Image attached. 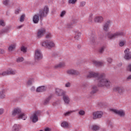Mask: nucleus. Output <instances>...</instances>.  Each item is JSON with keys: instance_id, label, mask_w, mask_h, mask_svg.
Instances as JSON below:
<instances>
[{"instance_id": "1", "label": "nucleus", "mask_w": 131, "mask_h": 131, "mask_svg": "<svg viewBox=\"0 0 131 131\" xmlns=\"http://www.w3.org/2000/svg\"><path fill=\"white\" fill-rule=\"evenodd\" d=\"M92 77H95L97 78L98 80V86H110L111 83L106 78H105L104 74H99L98 73H95L94 72H91L87 75V78H92Z\"/></svg>"}, {"instance_id": "2", "label": "nucleus", "mask_w": 131, "mask_h": 131, "mask_svg": "<svg viewBox=\"0 0 131 131\" xmlns=\"http://www.w3.org/2000/svg\"><path fill=\"white\" fill-rule=\"evenodd\" d=\"M49 7L48 6H45L43 9H41L39 11L38 14H35L33 17V21L35 24H37L40 20L42 21V19L45 17H47L48 15V13H49Z\"/></svg>"}, {"instance_id": "3", "label": "nucleus", "mask_w": 131, "mask_h": 131, "mask_svg": "<svg viewBox=\"0 0 131 131\" xmlns=\"http://www.w3.org/2000/svg\"><path fill=\"white\" fill-rule=\"evenodd\" d=\"M13 116H16V115H18V119H23V120H25L27 117L24 113H21V110L19 108H15L13 110L12 112Z\"/></svg>"}, {"instance_id": "4", "label": "nucleus", "mask_w": 131, "mask_h": 131, "mask_svg": "<svg viewBox=\"0 0 131 131\" xmlns=\"http://www.w3.org/2000/svg\"><path fill=\"white\" fill-rule=\"evenodd\" d=\"M124 33L122 32H117L114 34H108L107 37L110 39H113V38H116V37H119V36H123Z\"/></svg>"}, {"instance_id": "5", "label": "nucleus", "mask_w": 131, "mask_h": 131, "mask_svg": "<svg viewBox=\"0 0 131 131\" xmlns=\"http://www.w3.org/2000/svg\"><path fill=\"white\" fill-rule=\"evenodd\" d=\"M40 111H37L35 112L30 117V118L34 123L38 121V116L40 115Z\"/></svg>"}, {"instance_id": "6", "label": "nucleus", "mask_w": 131, "mask_h": 131, "mask_svg": "<svg viewBox=\"0 0 131 131\" xmlns=\"http://www.w3.org/2000/svg\"><path fill=\"white\" fill-rule=\"evenodd\" d=\"M42 47H45L46 48H53L55 46V43L53 41L49 40H47L44 41L41 43Z\"/></svg>"}, {"instance_id": "7", "label": "nucleus", "mask_w": 131, "mask_h": 131, "mask_svg": "<svg viewBox=\"0 0 131 131\" xmlns=\"http://www.w3.org/2000/svg\"><path fill=\"white\" fill-rule=\"evenodd\" d=\"M16 71L13 70H9L3 72L2 73H0V76H6V75L16 74Z\"/></svg>"}, {"instance_id": "8", "label": "nucleus", "mask_w": 131, "mask_h": 131, "mask_svg": "<svg viewBox=\"0 0 131 131\" xmlns=\"http://www.w3.org/2000/svg\"><path fill=\"white\" fill-rule=\"evenodd\" d=\"M102 112H95L93 113V119H98V118H101L103 116Z\"/></svg>"}, {"instance_id": "9", "label": "nucleus", "mask_w": 131, "mask_h": 131, "mask_svg": "<svg viewBox=\"0 0 131 131\" xmlns=\"http://www.w3.org/2000/svg\"><path fill=\"white\" fill-rule=\"evenodd\" d=\"M42 58V55L40 52V50L37 49L35 51V59L36 60H40Z\"/></svg>"}, {"instance_id": "10", "label": "nucleus", "mask_w": 131, "mask_h": 131, "mask_svg": "<svg viewBox=\"0 0 131 131\" xmlns=\"http://www.w3.org/2000/svg\"><path fill=\"white\" fill-rule=\"evenodd\" d=\"M114 92H117L120 95H123L125 90L123 87L117 86L114 88Z\"/></svg>"}, {"instance_id": "11", "label": "nucleus", "mask_w": 131, "mask_h": 131, "mask_svg": "<svg viewBox=\"0 0 131 131\" xmlns=\"http://www.w3.org/2000/svg\"><path fill=\"white\" fill-rule=\"evenodd\" d=\"M46 33V29L42 28L38 30L37 37L39 38L43 36L44 34Z\"/></svg>"}, {"instance_id": "12", "label": "nucleus", "mask_w": 131, "mask_h": 131, "mask_svg": "<svg viewBox=\"0 0 131 131\" xmlns=\"http://www.w3.org/2000/svg\"><path fill=\"white\" fill-rule=\"evenodd\" d=\"M125 53V56H124V58L126 60H129L131 59V54L129 52V49H126L124 51Z\"/></svg>"}, {"instance_id": "13", "label": "nucleus", "mask_w": 131, "mask_h": 131, "mask_svg": "<svg viewBox=\"0 0 131 131\" xmlns=\"http://www.w3.org/2000/svg\"><path fill=\"white\" fill-rule=\"evenodd\" d=\"M113 111L114 113L118 114V115H119L121 117H123L125 115V113L123 110H113Z\"/></svg>"}, {"instance_id": "14", "label": "nucleus", "mask_w": 131, "mask_h": 131, "mask_svg": "<svg viewBox=\"0 0 131 131\" xmlns=\"http://www.w3.org/2000/svg\"><path fill=\"white\" fill-rule=\"evenodd\" d=\"M56 94L57 95V96H63L66 94V92L62 90L61 89L57 88L56 89Z\"/></svg>"}, {"instance_id": "15", "label": "nucleus", "mask_w": 131, "mask_h": 131, "mask_svg": "<svg viewBox=\"0 0 131 131\" xmlns=\"http://www.w3.org/2000/svg\"><path fill=\"white\" fill-rule=\"evenodd\" d=\"M110 23H111V21L110 20H108L104 24L103 30L104 31H107L108 30L109 26H110Z\"/></svg>"}, {"instance_id": "16", "label": "nucleus", "mask_w": 131, "mask_h": 131, "mask_svg": "<svg viewBox=\"0 0 131 131\" xmlns=\"http://www.w3.org/2000/svg\"><path fill=\"white\" fill-rule=\"evenodd\" d=\"M63 100L65 103V104H69L70 103V98L68 95H66V94H63Z\"/></svg>"}, {"instance_id": "17", "label": "nucleus", "mask_w": 131, "mask_h": 131, "mask_svg": "<svg viewBox=\"0 0 131 131\" xmlns=\"http://www.w3.org/2000/svg\"><path fill=\"white\" fill-rule=\"evenodd\" d=\"M67 73L72 75H79V72L75 70H70L67 71Z\"/></svg>"}, {"instance_id": "18", "label": "nucleus", "mask_w": 131, "mask_h": 131, "mask_svg": "<svg viewBox=\"0 0 131 131\" xmlns=\"http://www.w3.org/2000/svg\"><path fill=\"white\" fill-rule=\"evenodd\" d=\"M103 21V17L102 16H97L94 18V21L96 23H101Z\"/></svg>"}, {"instance_id": "19", "label": "nucleus", "mask_w": 131, "mask_h": 131, "mask_svg": "<svg viewBox=\"0 0 131 131\" xmlns=\"http://www.w3.org/2000/svg\"><path fill=\"white\" fill-rule=\"evenodd\" d=\"M46 91V87L45 86H39L36 89L37 93H41Z\"/></svg>"}, {"instance_id": "20", "label": "nucleus", "mask_w": 131, "mask_h": 131, "mask_svg": "<svg viewBox=\"0 0 131 131\" xmlns=\"http://www.w3.org/2000/svg\"><path fill=\"white\" fill-rule=\"evenodd\" d=\"M21 129V126L18 124H14L13 128L12 131H19Z\"/></svg>"}, {"instance_id": "21", "label": "nucleus", "mask_w": 131, "mask_h": 131, "mask_svg": "<svg viewBox=\"0 0 131 131\" xmlns=\"http://www.w3.org/2000/svg\"><path fill=\"white\" fill-rule=\"evenodd\" d=\"M90 128L92 129V130L97 131L100 129V127L97 125H93L90 127Z\"/></svg>"}, {"instance_id": "22", "label": "nucleus", "mask_w": 131, "mask_h": 131, "mask_svg": "<svg viewBox=\"0 0 131 131\" xmlns=\"http://www.w3.org/2000/svg\"><path fill=\"white\" fill-rule=\"evenodd\" d=\"M94 65L95 66H103V62L100 61H97L96 60H94L93 61Z\"/></svg>"}, {"instance_id": "23", "label": "nucleus", "mask_w": 131, "mask_h": 131, "mask_svg": "<svg viewBox=\"0 0 131 131\" xmlns=\"http://www.w3.org/2000/svg\"><path fill=\"white\" fill-rule=\"evenodd\" d=\"M61 126L62 127L67 128L69 126V124L67 122L63 121L61 123Z\"/></svg>"}, {"instance_id": "24", "label": "nucleus", "mask_w": 131, "mask_h": 131, "mask_svg": "<svg viewBox=\"0 0 131 131\" xmlns=\"http://www.w3.org/2000/svg\"><path fill=\"white\" fill-rule=\"evenodd\" d=\"M81 34V33H80V32H76L75 33V36H74V38L76 40H78V39H79V36H80Z\"/></svg>"}, {"instance_id": "25", "label": "nucleus", "mask_w": 131, "mask_h": 131, "mask_svg": "<svg viewBox=\"0 0 131 131\" xmlns=\"http://www.w3.org/2000/svg\"><path fill=\"white\" fill-rule=\"evenodd\" d=\"M9 29H10V27H8L4 29V30H2L1 31H0V34L6 33V32H7L8 31H9Z\"/></svg>"}, {"instance_id": "26", "label": "nucleus", "mask_w": 131, "mask_h": 131, "mask_svg": "<svg viewBox=\"0 0 131 131\" xmlns=\"http://www.w3.org/2000/svg\"><path fill=\"white\" fill-rule=\"evenodd\" d=\"M0 98L1 99H5L6 98L5 91L3 90L2 91L0 92Z\"/></svg>"}, {"instance_id": "27", "label": "nucleus", "mask_w": 131, "mask_h": 131, "mask_svg": "<svg viewBox=\"0 0 131 131\" xmlns=\"http://www.w3.org/2000/svg\"><path fill=\"white\" fill-rule=\"evenodd\" d=\"M91 41L92 43H96L97 42V37L94 36L91 38Z\"/></svg>"}, {"instance_id": "28", "label": "nucleus", "mask_w": 131, "mask_h": 131, "mask_svg": "<svg viewBox=\"0 0 131 131\" xmlns=\"http://www.w3.org/2000/svg\"><path fill=\"white\" fill-rule=\"evenodd\" d=\"M97 91H98V88H97V86H93L91 94H95V93H97Z\"/></svg>"}, {"instance_id": "29", "label": "nucleus", "mask_w": 131, "mask_h": 131, "mask_svg": "<svg viewBox=\"0 0 131 131\" xmlns=\"http://www.w3.org/2000/svg\"><path fill=\"white\" fill-rule=\"evenodd\" d=\"M15 48H16V44H13V45H11L10 46H9L8 50L9 51H13V50H15Z\"/></svg>"}, {"instance_id": "30", "label": "nucleus", "mask_w": 131, "mask_h": 131, "mask_svg": "<svg viewBox=\"0 0 131 131\" xmlns=\"http://www.w3.org/2000/svg\"><path fill=\"white\" fill-rule=\"evenodd\" d=\"M77 0H69V4H72V5H75Z\"/></svg>"}, {"instance_id": "31", "label": "nucleus", "mask_w": 131, "mask_h": 131, "mask_svg": "<svg viewBox=\"0 0 131 131\" xmlns=\"http://www.w3.org/2000/svg\"><path fill=\"white\" fill-rule=\"evenodd\" d=\"M24 20H25V15L23 14L20 17L19 21L20 22H24Z\"/></svg>"}, {"instance_id": "32", "label": "nucleus", "mask_w": 131, "mask_h": 131, "mask_svg": "<svg viewBox=\"0 0 131 131\" xmlns=\"http://www.w3.org/2000/svg\"><path fill=\"white\" fill-rule=\"evenodd\" d=\"M50 99L51 97H48V98H47L44 101V105H47L49 104V102L50 101Z\"/></svg>"}, {"instance_id": "33", "label": "nucleus", "mask_w": 131, "mask_h": 131, "mask_svg": "<svg viewBox=\"0 0 131 131\" xmlns=\"http://www.w3.org/2000/svg\"><path fill=\"white\" fill-rule=\"evenodd\" d=\"M20 50L21 52H23L24 53H26V51L27 50V49L25 48V47L22 46L20 48Z\"/></svg>"}, {"instance_id": "34", "label": "nucleus", "mask_w": 131, "mask_h": 131, "mask_svg": "<svg viewBox=\"0 0 131 131\" xmlns=\"http://www.w3.org/2000/svg\"><path fill=\"white\" fill-rule=\"evenodd\" d=\"M9 3H10V1H9V0H4L3 1V4L5 6H8V5H9Z\"/></svg>"}, {"instance_id": "35", "label": "nucleus", "mask_w": 131, "mask_h": 131, "mask_svg": "<svg viewBox=\"0 0 131 131\" xmlns=\"http://www.w3.org/2000/svg\"><path fill=\"white\" fill-rule=\"evenodd\" d=\"M24 61V58L23 57H18L17 59V62H23Z\"/></svg>"}, {"instance_id": "36", "label": "nucleus", "mask_w": 131, "mask_h": 131, "mask_svg": "<svg viewBox=\"0 0 131 131\" xmlns=\"http://www.w3.org/2000/svg\"><path fill=\"white\" fill-rule=\"evenodd\" d=\"M74 112V111H70V112H67L64 114L65 116H69L71 114V113Z\"/></svg>"}, {"instance_id": "37", "label": "nucleus", "mask_w": 131, "mask_h": 131, "mask_svg": "<svg viewBox=\"0 0 131 131\" xmlns=\"http://www.w3.org/2000/svg\"><path fill=\"white\" fill-rule=\"evenodd\" d=\"M105 49H106V46H103L99 50V52L101 53H103V52H104V50H105Z\"/></svg>"}, {"instance_id": "38", "label": "nucleus", "mask_w": 131, "mask_h": 131, "mask_svg": "<svg viewBox=\"0 0 131 131\" xmlns=\"http://www.w3.org/2000/svg\"><path fill=\"white\" fill-rule=\"evenodd\" d=\"M6 24H5V21L4 20H0V26H5Z\"/></svg>"}, {"instance_id": "39", "label": "nucleus", "mask_w": 131, "mask_h": 131, "mask_svg": "<svg viewBox=\"0 0 131 131\" xmlns=\"http://www.w3.org/2000/svg\"><path fill=\"white\" fill-rule=\"evenodd\" d=\"M32 80H33L32 79H29L27 82V84H28V85H31V84H32Z\"/></svg>"}, {"instance_id": "40", "label": "nucleus", "mask_w": 131, "mask_h": 131, "mask_svg": "<svg viewBox=\"0 0 131 131\" xmlns=\"http://www.w3.org/2000/svg\"><path fill=\"white\" fill-rule=\"evenodd\" d=\"M127 71H130L131 72V64H129L126 68Z\"/></svg>"}, {"instance_id": "41", "label": "nucleus", "mask_w": 131, "mask_h": 131, "mask_svg": "<svg viewBox=\"0 0 131 131\" xmlns=\"http://www.w3.org/2000/svg\"><path fill=\"white\" fill-rule=\"evenodd\" d=\"M65 86L66 88H70V86H71V83L68 82V83H66Z\"/></svg>"}, {"instance_id": "42", "label": "nucleus", "mask_w": 131, "mask_h": 131, "mask_svg": "<svg viewBox=\"0 0 131 131\" xmlns=\"http://www.w3.org/2000/svg\"><path fill=\"white\" fill-rule=\"evenodd\" d=\"M63 65L62 63H59L56 66H55V68H61V67H62Z\"/></svg>"}, {"instance_id": "43", "label": "nucleus", "mask_w": 131, "mask_h": 131, "mask_svg": "<svg viewBox=\"0 0 131 131\" xmlns=\"http://www.w3.org/2000/svg\"><path fill=\"white\" fill-rule=\"evenodd\" d=\"M46 38H50L52 37V35L51 34V33H48L46 34Z\"/></svg>"}, {"instance_id": "44", "label": "nucleus", "mask_w": 131, "mask_h": 131, "mask_svg": "<svg viewBox=\"0 0 131 131\" xmlns=\"http://www.w3.org/2000/svg\"><path fill=\"white\" fill-rule=\"evenodd\" d=\"M85 6V2H82L80 3V7H84Z\"/></svg>"}, {"instance_id": "45", "label": "nucleus", "mask_w": 131, "mask_h": 131, "mask_svg": "<svg viewBox=\"0 0 131 131\" xmlns=\"http://www.w3.org/2000/svg\"><path fill=\"white\" fill-rule=\"evenodd\" d=\"M85 113L84 112V111H80L79 112V114L80 115H84Z\"/></svg>"}, {"instance_id": "46", "label": "nucleus", "mask_w": 131, "mask_h": 131, "mask_svg": "<svg viewBox=\"0 0 131 131\" xmlns=\"http://www.w3.org/2000/svg\"><path fill=\"white\" fill-rule=\"evenodd\" d=\"M66 14V11H62L61 13L60 14V17H64V15Z\"/></svg>"}, {"instance_id": "47", "label": "nucleus", "mask_w": 131, "mask_h": 131, "mask_svg": "<svg viewBox=\"0 0 131 131\" xmlns=\"http://www.w3.org/2000/svg\"><path fill=\"white\" fill-rule=\"evenodd\" d=\"M120 47H123L124 46V41H121L119 43Z\"/></svg>"}, {"instance_id": "48", "label": "nucleus", "mask_w": 131, "mask_h": 131, "mask_svg": "<svg viewBox=\"0 0 131 131\" xmlns=\"http://www.w3.org/2000/svg\"><path fill=\"white\" fill-rule=\"evenodd\" d=\"M107 61L108 63H112V59L110 57H108L107 58Z\"/></svg>"}, {"instance_id": "49", "label": "nucleus", "mask_w": 131, "mask_h": 131, "mask_svg": "<svg viewBox=\"0 0 131 131\" xmlns=\"http://www.w3.org/2000/svg\"><path fill=\"white\" fill-rule=\"evenodd\" d=\"M52 129L49 127H46L45 128V131H51Z\"/></svg>"}, {"instance_id": "50", "label": "nucleus", "mask_w": 131, "mask_h": 131, "mask_svg": "<svg viewBox=\"0 0 131 131\" xmlns=\"http://www.w3.org/2000/svg\"><path fill=\"white\" fill-rule=\"evenodd\" d=\"M4 114V109L0 108V115H2Z\"/></svg>"}, {"instance_id": "51", "label": "nucleus", "mask_w": 131, "mask_h": 131, "mask_svg": "<svg viewBox=\"0 0 131 131\" xmlns=\"http://www.w3.org/2000/svg\"><path fill=\"white\" fill-rule=\"evenodd\" d=\"M131 80V74L130 75H129L126 78V80H127V81H128V80Z\"/></svg>"}, {"instance_id": "52", "label": "nucleus", "mask_w": 131, "mask_h": 131, "mask_svg": "<svg viewBox=\"0 0 131 131\" xmlns=\"http://www.w3.org/2000/svg\"><path fill=\"white\" fill-rule=\"evenodd\" d=\"M72 27V24H68L67 25L68 28H71V27Z\"/></svg>"}, {"instance_id": "53", "label": "nucleus", "mask_w": 131, "mask_h": 131, "mask_svg": "<svg viewBox=\"0 0 131 131\" xmlns=\"http://www.w3.org/2000/svg\"><path fill=\"white\" fill-rule=\"evenodd\" d=\"M5 53V51L4 49H0V54H4Z\"/></svg>"}, {"instance_id": "54", "label": "nucleus", "mask_w": 131, "mask_h": 131, "mask_svg": "<svg viewBox=\"0 0 131 131\" xmlns=\"http://www.w3.org/2000/svg\"><path fill=\"white\" fill-rule=\"evenodd\" d=\"M20 11L19 10V9H17L16 11H15V14H19V12Z\"/></svg>"}, {"instance_id": "55", "label": "nucleus", "mask_w": 131, "mask_h": 131, "mask_svg": "<svg viewBox=\"0 0 131 131\" xmlns=\"http://www.w3.org/2000/svg\"><path fill=\"white\" fill-rule=\"evenodd\" d=\"M23 26V25L19 26L17 27V29H20V28H22Z\"/></svg>"}, {"instance_id": "56", "label": "nucleus", "mask_w": 131, "mask_h": 131, "mask_svg": "<svg viewBox=\"0 0 131 131\" xmlns=\"http://www.w3.org/2000/svg\"><path fill=\"white\" fill-rule=\"evenodd\" d=\"M89 20H90V22H92V21H93V18H92V17H91L90 18Z\"/></svg>"}, {"instance_id": "57", "label": "nucleus", "mask_w": 131, "mask_h": 131, "mask_svg": "<svg viewBox=\"0 0 131 131\" xmlns=\"http://www.w3.org/2000/svg\"><path fill=\"white\" fill-rule=\"evenodd\" d=\"M81 46L80 45H79L78 47L80 48Z\"/></svg>"}, {"instance_id": "58", "label": "nucleus", "mask_w": 131, "mask_h": 131, "mask_svg": "<svg viewBox=\"0 0 131 131\" xmlns=\"http://www.w3.org/2000/svg\"><path fill=\"white\" fill-rule=\"evenodd\" d=\"M32 89L33 90H35V89L34 87H33Z\"/></svg>"}]
</instances>
